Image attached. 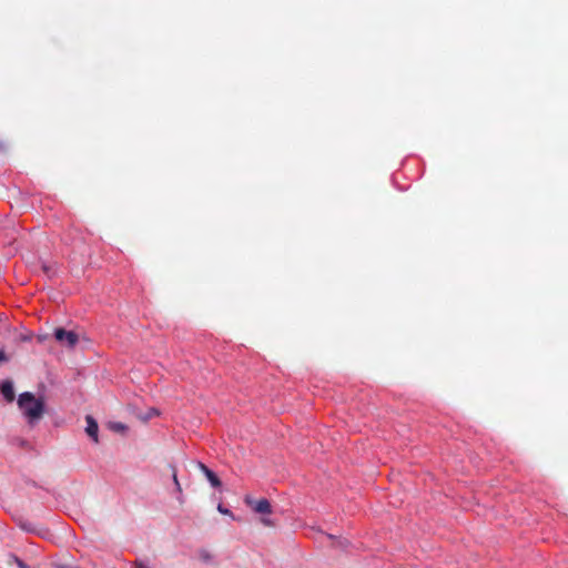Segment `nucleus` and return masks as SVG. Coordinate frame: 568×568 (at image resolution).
<instances>
[{
	"label": "nucleus",
	"instance_id": "nucleus-1",
	"mask_svg": "<svg viewBox=\"0 0 568 568\" xmlns=\"http://www.w3.org/2000/svg\"><path fill=\"white\" fill-rule=\"evenodd\" d=\"M18 405L22 410L23 415L28 418L30 424L39 420L43 416V400L37 399L34 395L30 392H24L20 394L18 398Z\"/></svg>",
	"mask_w": 568,
	"mask_h": 568
},
{
	"label": "nucleus",
	"instance_id": "nucleus-2",
	"mask_svg": "<svg viewBox=\"0 0 568 568\" xmlns=\"http://www.w3.org/2000/svg\"><path fill=\"white\" fill-rule=\"evenodd\" d=\"M53 335L60 344L69 348H73L79 342V336L75 332L67 331L62 327L55 328Z\"/></svg>",
	"mask_w": 568,
	"mask_h": 568
},
{
	"label": "nucleus",
	"instance_id": "nucleus-3",
	"mask_svg": "<svg viewBox=\"0 0 568 568\" xmlns=\"http://www.w3.org/2000/svg\"><path fill=\"white\" fill-rule=\"evenodd\" d=\"M245 504L256 514L261 515H271L272 506L271 503L266 498H261L255 500L254 498L246 496L244 498Z\"/></svg>",
	"mask_w": 568,
	"mask_h": 568
},
{
	"label": "nucleus",
	"instance_id": "nucleus-4",
	"mask_svg": "<svg viewBox=\"0 0 568 568\" xmlns=\"http://www.w3.org/2000/svg\"><path fill=\"white\" fill-rule=\"evenodd\" d=\"M85 422H87L85 433L88 434L89 437H91L93 439L94 443H98L99 442V438H98L99 426H98L97 420L91 415H88L85 417Z\"/></svg>",
	"mask_w": 568,
	"mask_h": 568
},
{
	"label": "nucleus",
	"instance_id": "nucleus-5",
	"mask_svg": "<svg viewBox=\"0 0 568 568\" xmlns=\"http://www.w3.org/2000/svg\"><path fill=\"white\" fill-rule=\"evenodd\" d=\"M0 392L7 402L11 403L14 400L16 394L11 381H4L0 383Z\"/></svg>",
	"mask_w": 568,
	"mask_h": 568
},
{
	"label": "nucleus",
	"instance_id": "nucleus-6",
	"mask_svg": "<svg viewBox=\"0 0 568 568\" xmlns=\"http://www.w3.org/2000/svg\"><path fill=\"white\" fill-rule=\"evenodd\" d=\"M200 469L203 471L210 484L217 488L222 485L220 478L216 476L214 471H212L209 467H206L204 464H199Z\"/></svg>",
	"mask_w": 568,
	"mask_h": 568
},
{
	"label": "nucleus",
	"instance_id": "nucleus-7",
	"mask_svg": "<svg viewBox=\"0 0 568 568\" xmlns=\"http://www.w3.org/2000/svg\"><path fill=\"white\" fill-rule=\"evenodd\" d=\"M4 562L9 568L13 566L17 568H28V565L14 554H8L4 558Z\"/></svg>",
	"mask_w": 568,
	"mask_h": 568
},
{
	"label": "nucleus",
	"instance_id": "nucleus-8",
	"mask_svg": "<svg viewBox=\"0 0 568 568\" xmlns=\"http://www.w3.org/2000/svg\"><path fill=\"white\" fill-rule=\"evenodd\" d=\"M19 526L24 531L40 534V531L36 528V526L30 521H20Z\"/></svg>",
	"mask_w": 568,
	"mask_h": 568
},
{
	"label": "nucleus",
	"instance_id": "nucleus-9",
	"mask_svg": "<svg viewBox=\"0 0 568 568\" xmlns=\"http://www.w3.org/2000/svg\"><path fill=\"white\" fill-rule=\"evenodd\" d=\"M109 428L120 433H124L128 429L126 425L119 422L109 423Z\"/></svg>",
	"mask_w": 568,
	"mask_h": 568
},
{
	"label": "nucleus",
	"instance_id": "nucleus-10",
	"mask_svg": "<svg viewBox=\"0 0 568 568\" xmlns=\"http://www.w3.org/2000/svg\"><path fill=\"white\" fill-rule=\"evenodd\" d=\"M42 270L49 277H52L57 274V268L54 267V265L43 264Z\"/></svg>",
	"mask_w": 568,
	"mask_h": 568
},
{
	"label": "nucleus",
	"instance_id": "nucleus-11",
	"mask_svg": "<svg viewBox=\"0 0 568 568\" xmlns=\"http://www.w3.org/2000/svg\"><path fill=\"white\" fill-rule=\"evenodd\" d=\"M172 470H173V481H174V484L176 486L178 491H181L182 489H181V485H180L179 479H178L175 467H172Z\"/></svg>",
	"mask_w": 568,
	"mask_h": 568
},
{
	"label": "nucleus",
	"instance_id": "nucleus-12",
	"mask_svg": "<svg viewBox=\"0 0 568 568\" xmlns=\"http://www.w3.org/2000/svg\"><path fill=\"white\" fill-rule=\"evenodd\" d=\"M261 523L266 526V527H274L275 524L273 523V520H271L270 518L267 517H263L261 518Z\"/></svg>",
	"mask_w": 568,
	"mask_h": 568
},
{
	"label": "nucleus",
	"instance_id": "nucleus-13",
	"mask_svg": "<svg viewBox=\"0 0 568 568\" xmlns=\"http://www.w3.org/2000/svg\"><path fill=\"white\" fill-rule=\"evenodd\" d=\"M9 361V357L8 355L6 354V352L3 349L0 351V364L1 363H6Z\"/></svg>",
	"mask_w": 568,
	"mask_h": 568
},
{
	"label": "nucleus",
	"instance_id": "nucleus-14",
	"mask_svg": "<svg viewBox=\"0 0 568 568\" xmlns=\"http://www.w3.org/2000/svg\"><path fill=\"white\" fill-rule=\"evenodd\" d=\"M217 510L224 515H232V513L229 509L224 508L221 504L217 506Z\"/></svg>",
	"mask_w": 568,
	"mask_h": 568
},
{
	"label": "nucleus",
	"instance_id": "nucleus-15",
	"mask_svg": "<svg viewBox=\"0 0 568 568\" xmlns=\"http://www.w3.org/2000/svg\"><path fill=\"white\" fill-rule=\"evenodd\" d=\"M154 415H158V410L153 408V409H151V410L149 412L148 416H146V417H144L143 419H144V420H146V419L151 418V417H152V416H154Z\"/></svg>",
	"mask_w": 568,
	"mask_h": 568
},
{
	"label": "nucleus",
	"instance_id": "nucleus-16",
	"mask_svg": "<svg viewBox=\"0 0 568 568\" xmlns=\"http://www.w3.org/2000/svg\"><path fill=\"white\" fill-rule=\"evenodd\" d=\"M201 557H202V559H204V560H210V559H211V555H210L209 552H206V551H203V552L201 554Z\"/></svg>",
	"mask_w": 568,
	"mask_h": 568
},
{
	"label": "nucleus",
	"instance_id": "nucleus-17",
	"mask_svg": "<svg viewBox=\"0 0 568 568\" xmlns=\"http://www.w3.org/2000/svg\"><path fill=\"white\" fill-rule=\"evenodd\" d=\"M57 568H78L77 566L67 565V564H60L57 566Z\"/></svg>",
	"mask_w": 568,
	"mask_h": 568
},
{
	"label": "nucleus",
	"instance_id": "nucleus-18",
	"mask_svg": "<svg viewBox=\"0 0 568 568\" xmlns=\"http://www.w3.org/2000/svg\"><path fill=\"white\" fill-rule=\"evenodd\" d=\"M138 568H149V566L145 562L139 561L136 562Z\"/></svg>",
	"mask_w": 568,
	"mask_h": 568
}]
</instances>
